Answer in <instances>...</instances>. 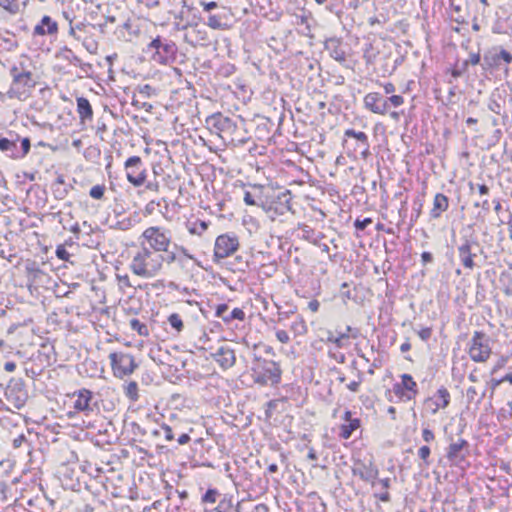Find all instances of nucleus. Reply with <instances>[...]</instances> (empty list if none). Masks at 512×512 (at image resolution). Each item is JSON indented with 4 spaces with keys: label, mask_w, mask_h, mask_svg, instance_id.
<instances>
[{
    "label": "nucleus",
    "mask_w": 512,
    "mask_h": 512,
    "mask_svg": "<svg viewBox=\"0 0 512 512\" xmlns=\"http://www.w3.org/2000/svg\"><path fill=\"white\" fill-rule=\"evenodd\" d=\"M325 50L335 61L344 63L346 61V52L343 49L342 42L339 38L332 37L325 41Z\"/></svg>",
    "instance_id": "18"
},
{
    "label": "nucleus",
    "mask_w": 512,
    "mask_h": 512,
    "mask_svg": "<svg viewBox=\"0 0 512 512\" xmlns=\"http://www.w3.org/2000/svg\"><path fill=\"white\" fill-rule=\"evenodd\" d=\"M9 74L12 81L6 92L7 97L19 101L27 100L37 84V77L33 73V65L30 59L24 57L15 63L10 68Z\"/></svg>",
    "instance_id": "1"
},
{
    "label": "nucleus",
    "mask_w": 512,
    "mask_h": 512,
    "mask_svg": "<svg viewBox=\"0 0 512 512\" xmlns=\"http://www.w3.org/2000/svg\"><path fill=\"white\" fill-rule=\"evenodd\" d=\"M211 356L223 369L231 368L236 362L235 352L228 345L220 346Z\"/></svg>",
    "instance_id": "15"
},
{
    "label": "nucleus",
    "mask_w": 512,
    "mask_h": 512,
    "mask_svg": "<svg viewBox=\"0 0 512 512\" xmlns=\"http://www.w3.org/2000/svg\"><path fill=\"white\" fill-rule=\"evenodd\" d=\"M219 493L215 489H208L202 497V501L206 503H215Z\"/></svg>",
    "instance_id": "44"
},
{
    "label": "nucleus",
    "mask_w": 512,
    "mask_h": 512,
    "mask_svg": "<svg viewBox=\"0 0 512 512\" xmlns=\"http://www.w3.org/2000/svg\"><path fill=\"white\" fill-rule=\"evenodd\" d=\"M467 448L468 442L460 438L456 442L450 443V445L447 448L446 457L453 464H458L459 462L464 460Z\"/></svg>",
    "instance_id": "16"
},
{
    "label": "nucleus",
    "mask_w": 512,
    "mask_h": 512,
    "mask_svg": "<svg viewBox=\"0 0 512 512\" xmlns=\"http://www.w3.org/2000/svg\"><path fill=\"white\" fill-rule=\"evenodd\" d=\"M235 260L237 261V266L235 268L236 270L244 271L248 267V262L244 261L242 257L238 256L235 258Z\"/></svg>",
    "instance_id": "63"
},
{
    "label": "nucleus",
    "mask_w": 512,
    "mask_h": 512,
    "mask_svg": "<svg viewBox=\"0 0 512 512\" xmlns=\"http://www.w3.org/2000/svg\"><path fill=\"white\" fill-rule=\"evenodd\" d=\"M379 484L382 487V492L375 493L374 497L379 499L382 502H389L391 500L388 489L390 488L391 480L390 478H383L379 480Z\"/></svg>",
    "instance_id": "32"
},
{
    "label": "nucleus",
    "mask_w": 512,
    "mask_h": 512,
    "mask_svg": "<svg viewBox=\"0 0 512 512\" xmlns=\"http://www.w3.org/2000/svg\"><path fill=\"white\" fill-rule=\"evenodd\" d=\"M165 253H166L165 256L162 255L163 263L166 262L167 264H172L173 262L176 261L177 257H176L175 252L168 250V252H165Z\"/></svg>",
    "instance_id": "58"
},
{
    "label": "nucleus",
    "mask_w": 512,
    "mask_h": 512,
    "mask_svg": "<svg viewBox=\"0 0 512 512\" xmlns=\"http://www.w3.org/2000/svg\"><path fill=\"white\" fill-rule=\"evenodd\" d=\"M214 512H240L239 503L233 504L232 496L223 495Z\"/></svg>",
    "instance_id": "29"
},
{
    "label": "nucleus",
    "mask_w": 512,
    "mask_h": 512,
    "mask_svg": "<svg viewBox=\"0 0 512 512\" xmlns=\"http://www.w3.org/2000/svg\"><path fill=\"white\" fill-rule=\"evenodd\" d=\"M68 52L69 55L66 56V59L69 61V63L74 66H79L82 60L77 55H75L71 50H69Z\"/></svg>",
    "instance_id": "56"
},
{
    "label": "nucleus",
    "mask_w": 512,
    "mask_h": 512,
    "mask_svg": "<svg viewBox=\"0 0 512 512\" xmlns=\"http://www.w3.org/2000/svg\"><path fill=\"white\" fill-rule=\"evenodd\" d=\"M117 279H118V282L120 285L125 286V287H132V284L130 283L129 276L127 274H125V275L117 274Z\"/></svg>",
    "instance_id": "61"
},
{
    "label": "nucleus",
    "mask_w": 512,
    "mask_h": 512,
    "mask_svg": "<svg viewBox=\"0 0 512 512\" xmlns=\"http://www.w3.org/2000/svg\"><path fill=\"white\" fill-rule=\"evenodd\" d=\"M207 25L213 29H220L223 27L221 17L217 15H210L208 17Z\"/></svg>",
    "instance_id": "46"
},
{
    "label": "nucleus",
    "mask_w": 512,
    "mask_h": 512,
    "mask_svg": "<svg viewBox=\"0 0 512 512\" xmlns=\"http://www.w3.org/2000/svg\"><path fill=\"white\" fill-rule=\"evenodd\" d=\"M130 328L136 331L140 336L147 337L149 335V329L146 324L140 322L138 319L133 318L129 321Z\"/></svg>",
    "instance_id": "33"
},
{
    "label": "nucleus",
    "mask_w": 512,
    "mask_h": 512,
    "mask_svg": "<svg viewBox=\"0 0 512 512\" xmlns=\"http://www.w3.org/2000/svg\"><path fill=\"white\" fill-rule=\"evenodd\" d=\"M55 254L58 259L63 260V261H68L69 257H70L69 252L66 250V248L63 245L57 246Z\"/></svg>",
    "instance_id": "48"
},
{
    "label": "nucleus",
    "mask_w": 512,
    "mask_h": 512,
    "mask_svg": "<svg viewBox=\"0 0 512 512\" xmlns=\"http://www.w3.org/2000/svg\"><path fill=\"white\" fill-rule=\"evenodd\" d=\"M52 189L55 197L58 199H63L68 193V190L66 188H62L59 186L52 187Z\"/></svg>",
    "instance_id": "57"
},
{
    "label": "nucleus",
    "mask_w": 512,
    "mask_h": 512,
    "mask_svg": "<svg viewBox=\"0 0 512 512\" xmlns=\"http://www.w3.org/2000/svg\"><path fill=\"white\" fill-rule=\"evenodd\" d=\"M5 397L14 408L21 409L24 407L28 399V393L23 379L11 378L5 390Z\"/></svg>",
    "instance_id": "7"
},
{
    "label": "nucleus",
    "mask_w": 512,
    "mask_h": 512,
    "mask_svg": "<svg viewBox=\"0 0 512 512\" xmlns=\"http://www.w3.org/2000/svg\"><path fill=\"white\" fill-rule=\"evenodd\" d=\"M77 102V113L80 121L84 123L86 120H91L93 117V109L89 100L85 97H78Z\"/></svg>",
    "instance_id": "26"
},
{
    "label": "nucleus",
    "mask_w": 512,
    "mask_h": 512,
    "mask_svg": "<svg viewBox=\"0 0 512 512\" xmlns=\"http://www.w3.org/2000/svg\"><path fill=\"white\" fill-rule=\"evenodd\" d=\"M176 436H177L176 440L179 445H185L191 439L188 433L181 431L180 427H179V434H176Z\"/></svg>",
    "instance_id": "52"
},
{
    "label": "nucleus",
    "mask_w": 512,
    "mask_h": 512,
    "mask_svg": "<svg viewBox=\"0 0 512 512\" xmlns=\"http://www.w3.org/2000/svg\"><path fill=\"white\" fill-rule=\"evenodd\" d=\"M109 359L113 373L118 378L132 374L137 367L133 356L130 354L113 352L110 353Z\"/></svg>",
    "instance_id": "8"
},
{
    "label": "nucleus",
    "mask_w": 512,
    "mask_h": 512,
    "mask_svg": "<svg viewBox=\"0 0 512 512\" xmlns=\"http://www.w3.org/2000/svg\"><path fill=\"white\" fill-rule=\"evenodd\" d=\"M388 103H391L394 107H399L404 103V99L400 95H392L391 97L385 98Z\"/></svg>",
    "instance_id": "53"
},
{
    "label": "nucleus",
    "mask_w": 512,
    "mask_h": 512,
    "mask_svg": "<svg viewBox=\"0 0 512 512\" xmlns=\"http://www.w3.org/2000/svg\"><path fill=\"white\" fill-rule=\"evenodd\" d=\"M364 106L369 111L385 115L388 111V100L378 92H370L364 97Z\"/></svg>",
    "instance_id": "14"
},
{
    "label": "nucleus",
    "mask_w": 512,
    "mask_h": 512,
    "mask_svg": "<svg viewBox=\"0 0 512 512\" xmlns=\"http://www.w3.org/2000/svg\"><path fill=\"white\" fill-rule=\"evenodd\" d=\"M238 246L237 237L228 234L218 236L214 245L213 261L220 263L221 260L232 255L238 249Z\"/></svg>",
    "instance_id": "10"
},
{
    "label": "nucleus",
    "mask_w": 512,
    "mask_h": 512,
    "mask_svg": "<svg viewBox=\"0 0 512 512\" xmlns=\"http://www.w3.org/2000/svg\"><path fill=\"white\" fill-rule=\"evenodd\" d=\"M401 380V383H395L393 385V392L400 398L406 400L413 399L418 393L417 383L410 374L401 375Z\"/></svg>",
    "instance_id": "13"
},
{
    "label": "nucleus",
    "mask_w": 512,
    "mask_h": 512,
    "mask_svg": "<svg viewBox=\"0 0 512 512\" xmlns=\"http://www.w3.org/2000/svg\"><path fill=\"white\" fill-rule=\"evenodd\" d=\"M502 102L501 94L498 91L493 92L488 101V109L497 115H501L503 108Z\"/></svg>",
    "instance_id": "31"
},
{
    "label": "nucleus",
    "mask_w": 512,
    "mask_h": 512,
    "mask_svg": "<svg viewBox=\"0 0 512 512\" xmlns=\"http://www.w3.org/2000/svg\"><path fill=\"white\" fill-rule=\"evenodd\" d=\"M450 403V393L444 386L440 387L435 395L434 398H428L426 400V404H432L433 407H431V412L433 414L437 413L439 409L446 408Z\"/></svg>",
    "instance_id": "20"
},
{
    "label": "nucleus",
    "mask_w": 512,
    "mask_h": 512,
    "mask_svg": "<svg viewBox=\"0 0 512 512\" xmlns=\"http://www.w3.org/2000/svg\"><path fill=\"white\" fill-rule=\"evenodd\" d=\"M478 396H479V393L475 387L470 386L469 388H467L466 401L468 404H472V403L476 404V400H477Z\"/></svg>",
    "instance_id": "45"
},
{
    "label": "nucleus",
    "mask_w": 512,
    "mask_h": 512,
    "mask_svg": "<svg viewBox=\"0 0 512 512\" xmlns=\"http://www.w3.org/2000/svg\"><path fill=\"white\" fill-rule=\"evenodd\" d=\"M125 395L132 401L138 400V384L135 381L129 382L125 387Z\"/></svg>",
    "instance_id": "36"
},
{
    "label": "nucleus",
    "mask_w": 512,
    "mask_h": 512,
    "mask_svg": "<svg viewBox=\"0 0 512 512\" xmlns=\"http://www.w3.org/2000/svg\"><path fill=\"white\" fill-rule=\"evenodd\" d=\"M449 207V199L442 193H437L433 200V207L430 211V217L432 219L440 218L441 214L445 212Z\"/></svg>",
    "instance_id": "24"
},
{
    "label": "nucleus",
    "mask_w": 512,
    "mask_h": 512,
    "mask_svg": "<svg viewBox=\"0 0 512 512\" xmlns=\"http://www.w3.org/2000/svg\"><path fill=\"white\" fill-rule=\"evenodd\" d=\"M345 420L348 421L347 424H343L341 426L340 437L343 439H349L352 433L360 427L359 419H351V412H345Z\"/></svg>",
    "instance_id": "28"
},
{
    "label": "nucleus",
    "mask_w": 512,
    "mask_h": 512,
    "mask_svg": "<svg viewBox=\"0 0 512 512\" xmlns=\"http://www.w3.org/2000/svg\"><path fill=\"white\" fill-rule=\"evenodd\" d=\"M206 122L217 132H228L236 128L235 123L230 118L225 117L220 113L208 117Z\"/></svg>",
    "instance_id": "19"
},
{
    "label": "nucleus",
    "mask_w": 512,
    "mask_h": 512,
    "mask_svg": "<svg viewBox=\"0 0 512 512\" xmlns=\"http://www.w3.org/2000/svg\"><path fill=\"white\" fill-rule=\"evenodd\" d=\"M126 177L129 183L135 187L142 186L147 178L146 169L143 168V161L139 156L129 157L124 164Z\"/></svg>",
    "instance_id": "9"
},
{
    "label": "nucleus",
    "mask_w": 512,
    "mask_h": 512,
    "mask_svg": "<svg viewBox=\"0 0 512 512\" xmlns=\"http://www.w3.org/2000/svg\"><path fill=\"white\" fill-rule=\"evenodd\" d=\"M76 397L73 407L78 412H83L86 416L98 411L97 402H93V393L88 389H80L73 393Z\"/></svg>",
    "instance_id": "12"
},
{
    "label": "nucleus",
    "mask_w": 512,
    "mask_h": 512,
    "mask_svg": "<svg viewBox=\"0 0 512 512\" xmlns=\"http://www.w3.org/2000/svg\"><path fill=\"white\" fill-rule=\"evenodd\" d=\"M6 492H7V485L4 482L0 481V503L6 502V500H7Z\"/></svg>",
    "instance_id": "62"
},
{
    "label": "nucleus",
    "mask_w": 512,
    "mask_h": 512,
    "mask_svg": "<svg viewBox=\"0 0 512 512\" xmlns=\"http://www.w3.org/2000/svg\"><path fill=\"white\" fill-rule=\"evenodd\" d=\"M417 334L423 341H427L432 335V329L430 327H425L419 330Z\"/></svg>",
    "instance_id": "54"
},
{
    "label": "nucleus",
    "mask_w": 512,
    "mask_h": 512,
    "mask_svg": "<svg viewBox=\"0 0 512 512\" xmlns=\"http://www.w3.org/2000/svg\"><path fill=\"white\" fill-rule=\"evenodd\" d=\"M352 473L355 476H359L361 480L375 486L379 470L372 460H357L352 467Z\"/></svg>",
    "instance_id": "11"
},
{
    "label": "nucleus",
    "mask_w": 512,
    "mask_h": 512,
    "mask_svg": "<svg viewBox=\"0 0 512 512\" xmlns=\"http://www.w3.org/2000/svg\"><path fill=\"white\" fill-rule=\"evenodd\" d=\"M258 198L260 197L251 193L250 191L244 192L243 200L248 206H260L259 202L257 201Z\"/></svg>",
    "instance_id": "43"
},
{
    "label": "nucleus",
    "mask_w": 512,
    "mask_h": 512,
    "mask_svg": "<svg viewBox=\"0 0 512 512\" xmlns=\"http://www.w3.org/2000/svg\"><path fill=\"white\" fill-rule=\"evenodd\" d=\"M129 267L139 277L145 279L153 278L163 267L162 254L142 245V248L133 256Z\"/></svg>",
    "instance_id": "2"
},
{
    "label": "nucleus",
    "mask_w": 512,
    "mask_h": 512,
    "mask_svg": "<svg viewBox=\"0 0 512 512\" xmlns=\"http://www.w3.org/2000/svg\"><path fill=\"white\" fill-rule=\"evenodd\" d=\"M104 193H105V186L104 185H95L89 191V195L93 199H98V200L103 198Z\"/></svg>",
    "instance_id": "42"
},
{
    "label": "nucleus",
    "mask_w": 512,
    "mask_h": 512,
    "mask_svg": "<svg viewBox=\"0 0 512 512\" xmlns=\"http://www.w3.org/2000/svg\"><path fill=\"white\" fill-rule=\"evenodd\" d=\"M431 450L428 446H422L418 450L419 457L425 462L426 465L429 464L428 458L430 456Z\"/></svg>",
    "instance_id": "51"
},
{
    "label": "nucleus",
    "mask_w": 512,
    "mask_h": 512,
    "mask_svg": "<svg viewBox=\"0 0 512 512\" xmlns=\"http://www.w3.org/2000/svg\"><path fill=\"white\" fill-rule=\"evenodd\" d=\"M228 305L223 303L216 307V316L221 318L225 323H231L233 320H244L245 313L241 308H234L230 314H227Z\"/></svg>",
    "instance_id": "22"
},
{
    "label": "nucleus",
    "mask_w": 512,
    "mask_h": 512,
    "mask_svg": "<svg viewBox=\"0 0 512 512\" xmlns=\"http://www.w3.org/2000/svg\"><path fill=\"white\" fill-rule=\"evenodd\" d=\"M422 438L425 442L429 443L434 440L435 436L430 429L424 428L422 431Z\"/></svg>",
    "instance_id": "60"
},
{
    "label": "nucleus",
    "mask_w": 512,
    "mask_h": 512,
    "mask_svg": "<svg viewBox=\"0 0 512 512\" xmlns=\"http://www.w3.org/2000/svg\"><path fill=\"white\" fill-rule=\"evenodd\" d=\"M168 323L177 333H180L184 328L183 321L177 313H173L168 317Z\"/></svg>",
    "instance_id": "37"
},
{
    "label": "nucleus",
    "mask_w": 512,
    "mask_h": 512,
    "mask_svg": "<svg viewBox=\"0 0 512 512\" xmlns=\"http://www.w3.org/2000/svg\"><path fill=\"white\" fill-rule=\"evenodd\" d=\"M481 61V55L479 52L470 53L469 58L463 62L464 70H467L469 65H478Z\"/></svg>",
    "instance_id": "41"
},
{
    "label": "nucleus",
    "mask_w": 512,
    "mask_h": 512,
    "mask_svg": "<svg viewBox=\"0 0 512 512\" xmlns=\"http://www.w3.org/2000/svg\"><path fill=\"white\" fill-rule=\"evenodd\" d=\"M156 436H163L166 441H173L176 438V434H179V425L170 426L168 424L161 425L159 430L153 432Z\"/></svg>",
    "instance_id": "30"
},
{
    "label": "nucleus",
    "mask_w": 512,
    "mask_h": 512,
    "mask_svg": "<svg viewBox=\"0 0 512 512\" xmlns=\"http://www.w3.org/2000/svg\"><path fill=\"white\" fill-rule=\"evenodd\" d=\"M208 228V223L205 221H196L189 227V232L194 235H201Z\"/></svg>",
    "instance_id": "39"
},
{
    "label": "nucleus",
    "mask_w": 512,
    "mask_h": 512,
    "mask_svg": "<svg viewBox=\"0 0 512 512\" xmlns=\"http://www.w3.org/2000/svg\"><path fill=\"white\" fill-rule=\"evenodd\" d=\"M30 147H31V143H30L29 138H27V137L22 138L21 145L20 146L17 145V150H18L17 159L25 157L28 154V152L30 151Z\"/></svg>",
    "instance_id": "38"
},
{
    "label": "nucleus",
    "mask_w": 512,
    "mask_h": 512,
    "mask_svg": "<svg viewBox=\"0 0 512 512\" xmlns=\"http://www.w3.org/2000/svg\"><path fill=\"white\" fill-rule=\"evenodd\" d=\"M25 374L27 377L34 379L40 374V371H37L33 367H25Z\"/></svg>",
    "instance_id": "64"
},
{
    "label": "nucleus",
    "mask_w": 512,
    "mask_h": 512,
    "mask_svg": "<svg viewBox=\"0 0 512 512\" xmlns=\"http://www.w3.org/2000/svg\"><path fill=\"white\" fill-rule=\"evenodd\" d=\"M19 139L18 135H11L10 138L0 137V151L10 158L17 159Z\"/></svg>",
    "instance_id": "23"
},
{
    "label": "nucleus",
    "mask_w": 512,
    "mask_h": 512,
    "mask_svg": "<svg viewBox=\"0 0 512 512\" xmlns=\"http://www.w3.org/2000/svg\"><path fill=\"white\" fill-rule=\"evenodd\" d=\"M474 207H480L482 209V211L484 212V214H487L490 210V203L487 199L479 202H475L474 203Z\"/></svg>",
    "instance_id": "59"
},
{
    "label": "nucleus",
    "mask_w": 512,
    "mask_h": 512,
    "mask_svg": "<svg viewBox=\"0 0 512 512\" xmlns=\"http://www.w3.org/2000/svg\"><path fill=\"white\" fill-rule=\"evenodd\" d=\"M512 63V54L502 46H493L487 49L483 55L481 67L485 71L503 70L505 75L509 73V64Z\"/></svg>",
    "instance_id": "4"
},
{
    "label": "nucleus",
    "mask_w": 512,
    "mask_h": 512,
    "mask_svg": "<svg viewBox=\"0 0 512 512\" xmlns=\"http://www.w3.org/2000/svg\"><path fill=\"white\" fill-rule=\"evenodd\" d=\"M490 337L482 331H474L469 343L468 354L472 361L485 363L492 353Z\"/></svg>",
    "instance_id": "5"
},
{
    "label": "nucleus",
    "mask_w": 512,
    "mask_h": 512,
    "mask_svg": "<svg viewBox=\"0 0 512 512\" xmlns=\"http://www.w3.org/2000/svg\"><path fill=\"white\" fill-rule=\"evenodd\" d=\"M350 337L347 333H338L337 336H335L332 332L328 333L327 341L331 342L336 345V347L341 348L343 347L344 341L347 340Z\"/></svg>",
    "instance_id": "34"
},
{
    "label": "nucleus",
    "mask_w": 512,
    "mask_h": 512,
    "mask_svg": "<svg viewBox=\"0 0 512 512\" xmlns=\"http://www.w3.org/2000/svg\"><path fill=\"white\" fill-rule=\"evenodd\" d=\"M251 371L254 383L260 386H274L281 381L282 371L280 365L275 361L255 356Z\"/></svg>",
    "instance_id": "3"
},
{
    "label": "nucleus",
    "mask_w": 512,
    "mask_h": 512,
    "mask_svg": "<svg viewBox=\"0 0 512 512\" xmlns=\"http://www.w3.org/2000/svg\"><path fill=\"white\" fill-rule=\"evenodd\" d=\"M58 31V25L51 19L50 16L45 15L40 24L34 28V35H53Z\"/></svg>",
    "instance_id": "25"
},
{
    "label": "nucleus",
    "mask_w": 512,
    "mask_h": 512,
    "mask_svg": "<svg viewBox=\"0 0 512 512\" xmlns=\"http://www.w3.org/2000/svg\"><path fill=\"white\" fill-rule=\"evenodd\" d=\"M291 329L295 331L296 334L302 335L307 331L306 324L304 320L300 319L292 324Z\"/></svg>",
    "instance_id": "47"
},
{
    "label": "nucleus",
    "mask_w": 512,
    "mask_h": 512,
    "mask_svg": "<svg viewBox=\"0 0 512 512\" xmlns=\"http://www.w3.org/2000/svg\"><path fill=\"white\" fill-rule=\"evenodd\" d=\"M372 223V220L371 218H364L362 220L360 219H356V221L354 222V226L357 230L359 231H363L364 229H366L370 224Z\"/></svg>",
    "instance_id": "50"
},
{
    "label": "nucleus",
    "mask_w": 512,
    "mask_h": 512,
    "mask_svg": "<svg viewBox=\"0 0 512 512\" xmlns=\"http://www.w3.org/2000/svg\"><path fill=\"white\" fill-rule=\"evenodd\" d=\"M137 90L145 98H149L154 92V89L149 84L138 86Z\"/></svg>",
    "instance_id": "49"
},
{
    "label": "nucleus",
    "mask_w": 512,
    "mask_h": 512,
    "mask_svg": "<svg viewBox=\"0 0 512 512\" xmlns=\"http://www.w3.org/2000/svg\"><path fill=\"white\" fill-rule=\"evenodd\" d=\"M141 238H143L148 248L160 254V252H168V248L171 245L170 232L159 226H150L146 228Z\"/></svg>",
    "instance_id": "6"
},
{
    "label": "nucleus",
    "mask_w": 512,
    "mask_h": 512,
    "mask_svg": "<svg viewBox=\"0 0 512 512\" xmlns=\"http://www.w3.org/2000/svg\"><path fill=\"white\" fill-rule=\"evenodd\" d=\"M478 246L477 242H471L465 239L464 242L458 247L459 258L465 268L473 269L475 267L474 257L476 253L472 252V245Z\"/></svg>",
    "instance_id": "17"
},
{
    "label": "nucleus",
    "mask_w": 512,
    "mask_h": 512,
    "mask_svg": "<svg viewBox=\"0 0 512 512\" xmlns=\"http://www.w3.org/2000/svg\"><path fill=\"white\" fill-rule=\"evenodd\" d=\"M276 338L279 342L286 344L290 341V337L285 330H278L276 332Z\"/></svg>",
    "instance_id": "55"
},
{
    "label": "nucleus",
    "mask_w": 512,
    "mask_h": 512,
    "mask_svg": "<svg viewBox=\"0 0 512 512\" xmlns=\"http://www.w3.org/2000/svg\"><path fill=\"white\" fill-rule=\"evenodd\" d=\"M0 7L11 15H15L19 12V4L16 0H0Z\"/></svg>",
    "instance_id": "35"
},
{
    "label": "nucleus",
    "mask_w": 512,
    "mask_h": 512,
    "mask_svg": "<svg viewBox=\"0 0 512 512\" xmlns=\"http://www.w3.org/2000/svg\"><path fill=\"white\" fill-rule=\"evenodd\" d=\"M162 44H163V41L161 40V38L157 37V38L153 39L148 44L146 52H150L152 50H155L153 55L159 56V54H161V51H160L161 48L160 47L162 46Z\"/></svg>",
    "instance_id": "40"
},
{
    "label": "nucleus",
    "mask_w": 512,
    "mask_h": 512,
    "mask_svg": "<svg viewBox=\"0 0 512 512\" xmlns=\"http://www.w3.org/2000/svg\"><path fill=\"white\" fill-rule=\"evenodd\" d=\"M344 136L346 138L356 139L358 143V148L360 149V154L362 155L363 159H366L370 155V144L366 133L361 131L357 132L354 129H347L344 132Z\"/></svg>",
    "instance_id": "21"
},
{
    "label": "nucleus",
    "mask_w": 512,
    "mask_h": 512,
    "mask_svg": "<svg viewBox=\"0 0 512 512\" xmlns=\"http://www.w3.org/2000/svg\"><path fill=\"white\" fill-rule=\"evenodd\" d=\"M160 48L161 54H159V56L152 55V58L156 62L166 63L174 58V55L176 53V46L172 41L163 42Z\"/></svg>",
    "instance_id": "27"
}]
</instances>
